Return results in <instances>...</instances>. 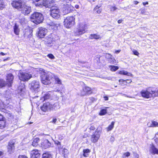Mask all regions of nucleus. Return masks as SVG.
Here are the masks:
<instances>
[{
	"label": "nucleus",
	"instance_id": "nucleus-1",
	"mask_svg": "<svg viewBox=\"0 0 158 158\" xmlns=\"http://www.w3.org/2000/svg\"><path fill=\"white\" fill-rule=\"evenodd\" d=\"M54 74L49 72L43 70L41 73L40 77L42 82L44 85H48L51 82V80L53 78Z\"/></svg>",
	"mask_w": 158,
	"mask_h": 158
},
{
	"label": "nucleus",
	"instance_id": "nucleus-8",
	"mask_svg": "<svg viewBox=\"0 0 158 158\" xmlns=\"http://www.w3.org/2000/svg\"><path fill=\"white\" fill-rule=\"evenodd\" d=\"M19 79L23 81H27L32 77L31 75L28 73L22 72H20L18 74Z\"/></svg>",
	"mask_w": 158,
	"mask_h": 158
},
{
	"label": "nucleus",
	"instance_id": "nucleus-5",
	"mask_svg": "<svg viewBox=\"0 0 158 158\" xmlns=\"http://www.w3.org/2000/svg\"><path fill=\"white\" fill-rule=\"evenodd\" d=\"M28 86L32 91L37 92L39 91L40 87V83L38 81L34 80L29 83Z\"/></svg>",
	"mask_w": 158,
	"mask_h": 158
},
{
	"label": "nucleus",
	"instance_id": "nucleus-62",
	"mask_svg": "<svg viewBox=\"0 0 158 158\" xmlns=\"http://www.w3.org/2000/svg\"><path fill=\"white\" fill-rule=\"evenodd\" d=\"M56 121H57V119H56V118H55L53 119L52 120V123H56Z\"/></svg>",
	"mask_w": 158,
	"mask_h": 158
},
{
	"label": "nucleus",
	"instance_id": "nucleus-47",
	"mask_svg": "<svg viewBox=\"0 0 158 158\" xmlns=\"http://www.w3.org/2000/svg\"><path fill=\"white\" fill-rule=\"evenodd\" d=\"M55 143L57 145V147L59 149H61L62 148V147L61 145V143L59 141H57L55 142Z\"/></svg>",
	"mask_w": 158,
	"mask_h": 158
},
{
	"label": "nucleus",
	"instance_id": "nucleus-3",
	"mask_svg": "<svg viewBox=\"0 0 158 158\" xmlns=\"http://www.w3.org/2000/svg\"><path fill=\"white\" fill-rule=\"evenodd\" d=\"M31 21L36 24H38L43 22L44 19L43 15L38 12H35L31 16Z\"/></svg>",
	"mask_w": 158,
	"mask_h": 158
},
{
	"label": "nucleus",
	"instance_id": "nucleus-16",
	"mask_svg": "<svg viewBox=\"0 0 158 158\" xmlns=\"http://www.w3.org/2000/svg\"><path fill=\"white\" fill-rule=\"evenodd\" d=\"M98 130L96 129L95 132L92 135L91 137V140L93 143L97 142L100 137V135L97 133Z\"/></svg>",
	"mask_w": 158,
	"mask_h": 158
},
{
	"label": "nucleus",
	"instance_id": "nucleus-49",
	"mask_svg": "<svg viewBox=\"0 0 158 158\" xmlns=\"http://www.w3.org/2000/svg\"><path fill=\"white\" fill-rule=\"evenodd\" d=\"M47 56L50 59H53L55 58V57L52 54H48Z\"/></svg>",
	"mask_w": 158,
	"mask_h": 158
},
{
	"label": "nucleus",
	"instance_id": "nucleus-60",
	"mask_svg": "<svg viewBox=\"0 0 158 158\" xmlns=\"http://www.w3.org/2000/svg\"><path fill=\"white\" fill-rule=\"evenodd\" d=\"M18 158H27L26 156H19Z\"/></svg>",
	"mask_w": 158,
	"mask_h": 158
},
{
	"label": "nucleus",
	"instance_id": "nucleus-50",
	"mask_svg": "<svg viewBox=\"0 0 158 158\" xmlns=\"http://www.w3.org/2000/svg\"><path fill=\"white\" fill-rule=\"evenodd\" d=\"M10 87H11V84L12 83V81L13 80L14 78V77L13 75L11 73H10Z\"/></svg>",
	"mask_w": 158,
	"mask_h": 158
},
{
	"label": "nucleus",
	"instance_id": "nucleus-55",
	"mask_svg": "<svg viewBox=\"0 0 158 158\" xmlns=\"http://www.w3.org/2000/svg\"><path fill=\"white\" fill-rule=\"evenodd\" d=\"M147 126L149 127H152V123L151 122L148 123L147 124Z\"/></svg>",
	"mask_w": 158,
	"mask_h": 158
},
{
	"label": "nucleus",
	"instance_id": "nucleus-27",
	"mask_svg": "<svg viewBox=\"0 0 158 158\" xmlns=\"http://www.w3.org/2000/svg\"><path fill=\"white\" fill-rule=\"evenodd\" d=\"M89 38L91 39L100 40L101 39L102 37L99 35L94 34H91L89 36Z\"/></svg>",
	"mask_w": 158,
	"mask_h": 158
},
{
	"label": "nucleus",
	"instance_id": "nucleus-18",
	"mask_svg": "<svg viewBox=\"0 0 158 158\" xmlns=\"http://www.w3.org/2000/svg\"><path fill=\"white\" fill-rule=\"evenodd\" d=\"M59 24L54 22H50L47 23V27L49 30H55L57 29L59 26Z\"/></svg>",
	"mask_w": 158,
	"mask_h": 158
},
{
	"label": "nucleus",
	"instance_id": "nucleus-45",
	"mask_svg": "<svg viewBox=\"0 0 158 158\" xmlns=\"http://www.w3.org/2000/svg\"><path fill=\"white\" fill-rule=\"evenodd\" d=\"M119 81L120 82L122 83V85H126L127 84L126 80H124L123 79H121L119 80Z\"/></svg>",
	"mask_w": 158,
	"mask_h": 158
},
{
	"label": "nucleus",
	"instance_id": "nucleus-13",
	"mask_svg": "<svg viewBox=\"0 0 158 158\" xmlns=\"http://www.w3.org/2000/svg\"><path fill=\"white\" fill-rule=\"evenodd\" d=\"M18 120V118L16 116H15L14 117L10 114V121H11V123H10V126L12 127H14L13 130L15 128H17L16 124Z\"/></svg>",
	"mask_w": 158,
	"mask_h": 158
},
{
	"label": "nucleus",
	"instance_id": "nucleus-42",
	"mask_svg": "<svg viewBox=\"0 0 158 158\" xmlns=\"http://www.w3.org/2000/svg\"><path fill=\"white\" fill-rule=\"evenodd\" d=\"M108 7L110 9V11L111 12H114L117 9V8L115 6H113L110 5H108Z\"/></svg>",
	"mask_w": 158,
	"mask_h": 158
},
{
	"label": "nucleus",
	"instance_id": "nucleus-19",
	"mask_svg": "<svg viewBox=\"0 0 158 158\" xmlns=\"http://www.w3.org/2000/svg\"><path fill=\"white\" fill-rule=\"evenodd\" d=\"M40 151L38 150H33L31 152V158H39L40 156Z\"/></svg>",
	"mask_w": 158,
	"mask_h": 158
},
{
	"label": "nucleus",
	"instance_id": "nucleus-39",
	"mask_svg": "<svg viewBox=\"0 0 158 158\" xmlns=\"http://www.w3.org/2000/svg\"><path fill=\"white\" fill-rule=\"evenodd\" d=\"M3 0H0V10H2L6 6Z\"/></svg>",
	"mask_w": 158,
	"mask_h": 158
},
{
	"label": "nucleus",
	"instance_id": "nucleus-30",
	"mask_svg": "<svg viewBox=\"0 0 158 158\" xmlns=\"http://www.w3.org/2000/svg\"><path fill=\"white\" fill-rule=\"evenodd\" d=\"M25 33L24 34L25 35H27L28 38H31L32 35L33 31L31 29H26Z\"/></svg>",
	"mask_w": 158,
	"mask_h": 158
},
{
	"label": "nucleus",
	"instance_id": "nucleus-56",
	"mask_svg": "<svg viewBox=\"0 0 158 158\" xmlns=\"http://www.w3.org/2000/svg\"><path fill=\"white\" fill-rule=\"evenodd\" d=\"M114 140V138L113 136H111L110 138V141L111 142H113Z\"/></svg>",
	"mask_w": 158,
	"mask_h": 158
},
{
	"label": "nucleus",
	"instance_id": "nucleus-32",
	"mask_svg": "<svg viewBox=\"0 0 158 158\" xmlns=\"http://www.w3.org/2000/svg\"><path fill=\"white\" fill-rule=\"evenodd\" d=\"M119 73L120 74L126 75L129 76H132V74L131 73L125 70L120 71L119 72Z\"/></svg>",
	"mask_w": 158,
	"mask_h": 158
},
{
	"label": "nucleus",
	"instance_id": "nucleus-38",
	"mask_svg": "<svg viewBox=\"0 0 158 158\" xmlns=\"http://www.w3.org/2000/svg\"><path fill=\"white\" fill-rule=\"evenodd\" d=\"M15 139H13L11 141V143H10V158H14V157H12V156L11 155V152L12 150H13L15 149V147L13 145L15 143Z\"/></svg>",
	"mask_w": 158,
	"mask_h": 158
},
{
	"label": "nucleus",
	"instance_id": "nucleus-17",
	"mask_svg": "<svg viewBox=\"0 0 158 158\" xmlns=\"http://www.w3.org/2000/svg\"><path fill=\"white\" fill-rule=\"evenodd\" d=\"M7 82L2 79H0V88H3L6 86L8 83L10 82V75L8 74L6 76Z\"/></svg>",
	"mask_w": 158,
	"mask_h": 158
},
{
	"label": "nucleus",
	"instance_id": "nucleus-24",
	"mask_svg": "<svg viewBox=\"0 0 158 158\" xmlns=\"http://www.w3.org/2000/svg\"><path fill=\"white\" fill-rule=\"evenodd\" d=\"M50 103L47 102L44 104L43 106L41 107V109L43 111L45 112L49 110Z\"/></svg>",
	"mask_w": 158,
	"mask_h": 158
},
{
	"label": "nucleus",
	"instance_id": "nucleus-34",
	"mask_svg": "<svg viewBox=\"0 0 158 158\" xmlns=\"http://www.w3.org/2000/svg\"><path fill=\"white\" fill-rule=\"evenodd\" d=\"M13 28L14 33L16 35H18L19 32V30L18 28V26L15 24Z\"/></svg>",
	"mask_w": 158,
	"mask_h": 158
},
{
	"label": "nucleus",
	"instance_id": "nucleus-29",
	"mask_svg": "<svg viewBox=\"0 0 158 158\" xmlns=\"http://www.w3.org/2000/svg\"><path fill=\"white\" fill-rule=\"evenodd\" d=\"M25 33L24 34L25 35H27L28 38H31L32 35L33 31L31 29H26Z\"/></svg>",
	"mask_w": 158,
	"mask_h": 158
},
{
	"label": "nucleus",
	"instance_id": "nucleus-26",
	"mask_svg": "<svg viewBox=\"0 0 158 158\" xmlns=\"http://www.w3.org/2000/svg\"><path fill=\"white\" fill-rule=\"evenodd\" d=\"M71 11V9L69 7L68 5L67 4L63 8V12L64 14H66Z\"/></svg>",
	"mask_w": 158,
	"mask_h": 158
},
{
	"label": "nucleus",
	"instance_id": "nucleus-25",
	"mask_svg": "<svg viewBox=\"0 0 158 158\" xmlns=\"http://www.w3.org/2000/svg\"><path fill=\"white\" fill-rule=\"evenodd\" d=\"M49 110H56L60 108L58 103H56L53 105L50 103Z\"/></svg>",
	"mask_w": 158,
	"mask_h": 158
},
{
	"label": "nucleus",
	"instance_id": "nucleus-43",
	"mask_svg": "<svg viewBox=\"0 0 158 158\" xmlns=\"http://www.w3.org/2000/svg\"><path fill=\"white\" fill-rule=\"evenodd\" d=\"M107 111L106 109H102L99 113V115L101 116L104 115L107 113Z\"/></svg>",
	"mask_w": 158,
	"mask_h": 158
},
{
	"label": "nucleus",
	"instance_id": "nucleus-57",
	"mask_svg": "<svg viewBox=\"0 0 158 158\" xmlns=\"http://www.w3.org/2000/svg\"><path fill=\"white\" fill-rule=\"evenodd\" d=\"M95 129V128L94 126H91L89 128L90 130H94Z\"/></svg>",
	"mask_w": 158,
	"mask_h": 158
},
{
	"label": "nucleus",
	"instance_id": "nucleus-28",
	"mask_svg": "<svg viewBox=\"0 0 158 158\" xmlns=\"http://www.w3.org/2000/svg\"><path fill=\"white\" fill-rule=\"evenodd\" d=\"M3 103L4 105L5 106V107L6 108V109H2V111L4 112L5 113L8 114H9L10 112L9 110L10 109V105L9 104L8 105L7 104H5L4 102Z\"/></svg>",
	"mask_w": 158,
	"mask_h": 158
},
{
	"label": "nucleus",
	"instance_id": "nucleus-44",
	"mask_svg": "<svg viewBox=\"0 0 158 158\" xmlns=\"http://www.w3.org/2000/svg\"><path fill=\"white\" fill-rule=\"evenodd\" d=\"M110 70L113 71H115L118 69V67L117 66L114 65H111L110 66Z\"/></svg>",
	"mask_w": 158,
	"mask_h": 158
},
{
	"label": "nucleus",
	"instance_id": "nucleus-31",
	"mask_svg": "<svg viewBox=\"0 0 158 158\" xmlns=\"http://www.w3.org/2000/svg\"><path fill=\"white\" fill-rule=\"evenodd\" d=\"M40 141V139L38 138H36L32 142V145L34 147H36L39 145V143Z\"/></svg>",
	"mask_w": 158,
	"mask_h": 158
},
{
	"label": "nucleus",
	"instance_id": "nucleus-35",
	"mask_svg": "<svg viewBox=\"0 0 158 158\" xmlns=\"http://www.w3.org/2000/svg\"><path fill=\"white\" fill-rule=\"evenodd\" d=\"M50 97V95L49 93H47L44 95V96L42 98L41 100L44 101L47 100Z\"/></svg>",
	"mask_w": 158,
	"mask_h": 158
},
{
	"label": "nucleus",
	"instance_id": "nucleus-46",
	"mask_svg": "<svg viewBox=\"0 0 158 158\" xmlns=\"http://www.w3.org/2000/svg\"><path fill=\"white\" fill-rule=\"evenodd\" d=\"M112 56L109 54H106L105 56L106 58L111 60H112Z\"/></svg>",
	"mask_w": 158,
	"mask_h": 158
},
{
	"label": "nucleus",
	"instance_id": "nucleus-37",
	"mask_svg": "<svg viewBox=\"0 0 158 158\" xmlns=\"http://www.w3.org/2000/svg\"><path fill=\"white\" fill-rule=\"evenodd\" d=\"M61 153L64 156V158H67V156L69 153L68 150L64 148L62 149Z\"/></svg>",
	"mask_w": 158,
	"mask_h": 158
},
{
	"label": "nucleus",
	"instance_id": "nucleus-22",
	"mask_svg": "<svg viewBox=\"0 0 158 158\" xmlns=\"http://www.w3.org/2000/svg\"><path fill=\"white\" fill-rule=\"evenodd\" d=\"M3 116L0 113V128L2 129L6 126V121L4 120Z\"/></svg>",
	"mask_w": 158,
	"mask_h": 158
},
{
	"label": "nucleus",
	"instance_id": "nucleus-15",
	"mask_svg": "<svg viewBox=\"0 0 158 158\" xmlns=\"http://www.w3.org/2000/svg\"><path fill=\"white\" fill-rule=\"evenodd\" d=\"M86 27V25L81 26L75 31V33L77 35H81L85 33V32Z\"/></svg>",
	"mask_w": 158,
	"mask_h": 158
},
{
	"label": "nucleus",
	"instance_id": "nucleus-11",
	"mask_svg": "<svg viewBox=\"0 0 158 158\" xmlns=\"http://www.w3.org/2000/svg\"><path fill=\"white\" fill-rule=\"evenodd\" d=\"M23 3L22 0H15L11 3V5L13 7L20 11L23 6Z\"/></svg>",
	"mask_w": 158,
	"mask_h": 158
},
{
	"label": "nucleus",
	"instance_id": "nucleus-10",
	"mask_svg": "<svg viewBox=\"0 0 158 158\" xmlns=\"http://www.w3.org/2000/svg\"><path fill=\"white\" fill-rule=\"evenodd\" d=\"M20 11L22 14L27 15L29 14L31 12V7L30 6L26 5H23Z\"/></svg>",
	"mask_w": 158,
	"mask_h": 158
},
{
	"label": "nucleus",
	"instance_id": "nucleus-20",
	"mask_svg": "<svg viewBox=\"0 0 158 158\" xmlns=\"http://www.w3.org/2000/svg\"><path fill=\"white\" fill-rule=\"evenodd\" d=\"M83 91L81 92V95L82 96H84L86 95H89L92 93L91 88L87 86L85 87L83 89Z\"/></svg>",
	"mask_w": 158,
	"mask_h": 158
},
{
	"label": "nucleus",
	"instance_id": "nucleus-36",
	"mask_svg": "<svg viewBox=\"0 0 158 158\" xmlns=\"http://www.w3.org/2000/svg\"><path fill=\"white\" fill-rule=\"evenodd\" d=\"M90 150L86 149H84L83 150V156L85 157H87L89 155V153L90 152Z\"/></svg>",
	"mask_w": 158,
	"mask_h": 158
},
{
	"label": "nucleus",
	"instance_id": "nucleus-61",
	"mask_svg": "<svg viewBox=\"0 0 158 158\" xmlns=\"http://www.w3.org/2000/svg\"><path fill=\"white\" fill-rule=\"evenodd\" d=\"M126 80L127 83H129L131 82V79H127Z\"/></svg>",
	"mask_w": 158,
	"mask_h": 158
},
{
	"label": "nucleus",
	"instance_id": "nucleus-4",
	"mask_svg": "<svg viewBox=\"0 0 158 158\" xmlns=\"http://www.w3.org/2000/svg\"><path fill=\"white\" fill-rule=\"evenodd\" d=\"M50 15L53 18L58 19L60 16V12L59 8L56 6H52L50 8Z\"/></svg>",
	"mask_w": 158,
	"mask_h": 158
},
{
	"label": "nucleus",
	"instance_id": "nucleus-7",
	"mask_svg": "<svg viewBox=\"0 0 158 158\" xmlns=\"http://www.w3.org/2000/svg\"><path fill=\"white\" fill-rule=\"evenodd\" d=\"M42 2H40L35 4L36 6L45 7L46 8H50L52 6V4L54 1L53 0H43Z\"/></svg>",
	"mask_w": 158,
	"mask_h": 158
},
{
	"label": "nucleus",
	"instance_id": "nucleus-40",
	"mask_svg": "<svg viewBox=\"0 0 158 158\" xmlns=\"http://www.w3.org/2000/svg\"><path fill=\"white\" fill-rule=\"evenodd\" d=\"M53 78L55 79V81L56 83L59 84H61V80L57 76L54 75V77H53Z\"/></svg>",
	"mask_w": 158,
	"mask_h": 158
},
{
	"label": "nucleus",
	"instance_id": "nucleus-41",
	"mask_svg": "<svg viewBox=\"0 0 158 158\" xmlns=\"http://www.w3.org/2000/svg\"><path fill=\"white\" fill-rule=\"evenodd\" d=\"M115 122H112L110 124L107 128V131H109L112 130L113 128Z\"/></svg>",
	"mask_w": 158,
	"mask_h": 158
},
{
	"label": "nucleus",
	"instance_id": "nucleus-23",
	"mask_svg": "<svg viewBox=\"0 0 158 158\" xmlns=\"http://www.w3.org/2000/svg\"><path fill=\"white\" fill-rule=\"evenodd\" d=\"M149 151L152 155L158 154V149L153 144L150 147Z\"/></svg>",
	"mask_w": 158,
	"mask_h": 158
},
{
	"label": "nucleus",
	"instance_id": "nucleus-33",
	"mask_svg": "<svg viewBox=\"0 0 158 158\" xmlns=\"http://www.w3.org/2000/svg\"><path fill=\"white\" fill-rule=\"evenodd\" d=\"M42 158H52V156L50 152H47L43 154Z\"/></svg>",
	"mask_w": 158,
	"mask_h": 158
},
{
	"label": "nucleus",
	"instance_id": "nucleus-12",
	"mask_svg": "<svg viewBox=\"0 0 158 158\" xmlns=\"http://www.w3.org/2000/svg\"><path fill=\"white\" fill-rule=\"evenodd\" d=\"M47 29L43 27H39L38 32V36L40 38H44L47 32Z\"/></svg>",
	"mask_w": 158,
	"mask_h": 158
},
{
	"label": "nucleus",
	"instance_id": "nucleus-14",
	"mask_svg": "<svg viewBox=\"0 0 158 158\" xmlns=\"http://www.w3.org/2000/svg\"><path fill=\"white\" fill-rule=\"evenodd\" d=\"M10 90L8 89V90H6L4 94V97L5 98V101L4 102L5 104H9L10 103Z\"/></svg>",
	"mask_w": 158,
	"mask_h": 158
},
{
	"label": "nucleus",
	"instance_id": "nucleus-48",
	"mask_svg": "<svg viewBox=\"0 0 158 158\" xmlns=\"http://www.w3.org/2000/svg\"><path fill=\"white\" fill-rule=\"evenodd\" d=\"M152 127H157L158 126V123L155 121H152Z\"/></svg>",
	"mask_w": 158,
	"mask_h": 158
},
{
	"label": "nucleus",
	"instance_id": "nucleus-58",
	"mask_svg": "<svg viewBox=\"0 0 158 158\" xmlns=\"http://www.w3.org/2000/svg\"><path fill=\"white\" fill-rule=\"evenodd\" d=\"M100 6H96L94 8V11L96 10H97L98 9Z\"/></svg>",
	"mask_w": 158,
	"mask_h": 158
},
{
	"label": "nucleus",
	"instance_id": "nucleus-52",
	"mask_svg": "<svg viewBox=\"0 0 158 158\" xmlns=\"http://www.w3.org/2000/svg\"><path fill=\"white\" fill-rule=\"evenodd\" d=\"M133 52L134 54L135 55L138 56L139 54L138 52L136 50H134L133 51Z\"/></svg>",
	"mask_w": 158,
	"mask_h": 158
},
{
	"label": "nucleus",
	"instance_id": "nucleus-21",
	"mask_svg": "<svg viewBox=\"0 0 158 158\" xmlns=\"http://www.w3.org/2000/svg\"><path fill=\"white\" fill-rule=\"evenodd\" d=\"M51 145V143L48 139L44 140L41 142V146L44 149L49 148Z\"/></svg>",
	"mask_w": 158,
	"mask_h": 158
},
{
	"label": "nucleus",
	"instance_id": "nucleus-53",
	"mask_svg": "<svg viewBox=\"0 0 158 158\" xmlns=\"http://www.w3.org/2000/svg\"><path fill=\"white\" fill-rule=\"evenodd\" d=\"M124 155L126 157H128L130 155V153L129 152H127L124 154Z\"/></svg>",
	"mask_w": 158,
	"mask_h": 158
},
{
	"label": "nucleus",
	"instance_id": "nucleus-54",
	"mask_svg": "<svg viewBox=\"0 0 158 158\" xmlns=\"http://www.w3.org/2000/svg\"><path fill=\"white\" fill-rule=\"evenodd\" d=\"M134 156L135 157V158H139V155L136 153H134Z\"/></svg>",
	"mask_w": 158,
	"mask_h": 158
},
{
	"label": "nucleus",
	"instance_id": "nucleus-9",
	"mask_svg": "<svg viewBox=\"0 0 158 158\" xmlns=\"http://www.w3.org/2000/svg\"><path fill=\"white\" fill-rule=\"evenodd\" d=\"M25 90V87L24 84L21 83L19 84L17 90L18 95H20L22 97H24L26 94Z\"/></svg>",
	"mask_w": 158,
	"mask_h": 158
},
{
	"label": "nucleus",
	"instance_id": "nucleus-64",
	"mask_svg": "<svg viewBox=\"0 0 158 158\" xmlns=\"http://www.w3.org/2000/svg\"><path fill=\"white\" fill-rule=\"evenodd\" d=\"M155 142L156 143V144L158 146V138L156 139H155Z\"/></svg>",
	"mask_w": 158,
	"mask_h": 158
},
{
	"label": "nucleus",
	"instance_id": "nucleus-63",
	"mask_svg": "<svg viewBox=\"0 0 158 158\" xmlns=\"http://www.w3.org/2000/svg\"><path fill=\"white\" fill-rule=\"evenodd\" d=\"M114 59H113L112 58V60L109 59V61L111 63H113L114 62Z\"/></svg>",
	"mask_w": 158,
	"mask_h": 158
},
{
	"label": "nucleus",
	"instance_id": "nucleus-2",
	"mask_svg": "<svg viewBox=\"0 0 158 158\" xmlns=\"http://www.w3.org/2000/svg\"><path fill=\"white\" fill-rule=\"evenodd\" d=\"M141 96L146 98L158 96V89L153 91L149 89H143L140 92Z\"/></svg>",
	"mask_w": 158,
	"mask_h": 158
},
{
	"label": "nucleus",
	"instance_id": "nucleus-59",
	"mask_svg": "<svg viewBox=\"0 0 158 158\" xmlns=\"http://www.w3.org/2000/svg\"><path fill=\"white\" fill-rule=\"evenodd\" d=\"M95 11L97 12V13L100 14L101 12V10L100 9H98L96 10Z\"/></svg>",
	"mask_w": 158,
	"mask_h": 158
},
{
	"label": "nucleus",
	"instance_id": "nucleus-51",
	"mask_svg": "<svg viewBox=\"0 0 158 158\" xmlns=\"http://www.w3.org/2000/svg\"><path fill=\"white\" fill-rule=\"evenodd\" d=\"M4 152L0 151V157L2 158L4 156Z\"/></svg>",
	"mask_w": 158,
	"mask_h": 158
},
{
	"label": "nucleus",
	"instance_id": "nucleus-6",
	"mask_svg": "<svg viewBox=\"0 0 158 158\" xmlns=\"http://www.w3.org/2000/svg\"><path fill=\"white\" fill-rule=\"evenodd\" d=\"M74 20L75 18L73 16L67 17L64 21L65 27L68 28L71 27L75 23Z\"/></svg>",
	"mask_w": 158,
	"mask_h": 158
}]
</instances>
